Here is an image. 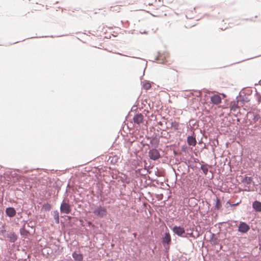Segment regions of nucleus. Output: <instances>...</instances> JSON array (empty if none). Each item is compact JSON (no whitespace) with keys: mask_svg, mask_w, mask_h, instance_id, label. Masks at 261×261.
<instances>
[{"mask_svg":"<svg viewBox=\"0 0 261 261\" xmlns=\"http://www.w3.org/2000/svg\"><path fill=\"white\" fill-rule=\"evenodd\" d=\"M93 213L96 218H102L107 216L108 211L105 207L99 205L95 208Z\"/></svg>","mask_w":261,"mask_h":261,"instance_id":"nucleus-1","label":"nucleus"},{"mask_svg":"<svg viewBox=\"0 0 261 261\" xmlns=\"http://www.w3.org/2000/svg\"><path fill=\"white\" fill-rule=\"evenodd\" d=\"M148 155L151 160L154 161L158 160L161 157L159 151L156 148L150 149L148 152Z\"/></svg>","mask_w":261,"mask_h":261,"instance_id":"nucleus-2","label":"nucleus"},{"mask_svg":"<svg viewBox=\"0 0 261 261\" xmlns=\"http://www.w3.org/2000/svg\"><path fill=\"white\" fill-rule=\"evenodd\" d=\"M60 210L61 213L65 214H68L71 212L70 205L64 200L61 203Z\"/></svg>","mask_w":261,"mask_h":261,"instance_id":"nucleus-3","label":"nucleus"},{"mask_svg":"<svg viewBox=\"0 0 261 261\" xmlns=\"http://www.w3.org/2000/svg\"><path fill=\"white\" fill-rule=\"evenodd\" d=\"M250 229V226L246 223L240 222L238 226V231L242 233H246Z\"/></svg>","mask_w":261,"mask_h":261,"instance_id":"nucleus-4","label":"nucleus"},{"mask_svg":"<svg viewBox=\"0 0 261 261\" xmlns=\"http://www.w3.org/2000/svg\"><path fill=\"white\" fill-rule=\"evenodd\" d=\"M211 101L215 105H218L221 102L222 98L220 94H214L211 96Z\"/></svg>","mask_w":261,"mask_h":261,"instance_id":"nucleus-5","label":"nucleus"},{"mask_svg":"<svg viewBox=\"0 0 261 261\" xmlns=\"http://www.w3.org/2000/svg\"><path fill=\"white\" fill-rule=\"evenodd\" d=\"M173 232L180 237H184V234H185V230L183 227L180 226H174L172 228Z\"/></svg>","mask_w":261,"mask_h":261,"instance_id":"nucleus-6","label":"nucleus"},{"mask_svg":"<svg viewBox=\"0 0 261 261\" xmlns=\"http://www.w3.org/2000/svg\"><path fill=\"white\" fill-rule=\"evenodd\" d=\"M16 211L14 208L12 207H7L6 209V214L9 217H13L16 215Z\"/></svg>","mask_w":261,"mask_h":261,"instance_id":"nucleus-7","label":"nucleus"},{"mask_svg":"<svg viewBox=\"0 0 261 261\" xmlns=\"http://www.w3.org/2000/svg\"><path fill=\"white\" fill-rule=\"evenodd\" d=\"M7 237L11 243H15L17 240V235L13 232H10L7 235Z\"/></svg>","mask_w":261,"mask_h":261,"instance_id":"nucleus-8","label":"nucleus"},{"mask_svg":"<svg viewBox=\"0 0 261 261\" xmlns=\"http://www.w3.org/2000/svg\"><path fill=\"white\" fill-rule=\"evenodd\" d=\"M253 208L257 212H261V202L255 200L252 203Z\"/></svg>","mask_w":261,"mask_h":261,"instance_id":"nucleus-9","label":"nucleus"},{"mask_svg":"<svg viewBox=\"0 0 261 261\" xmlns=\"http://www.w3.org/2000/svg\"><path fill=\"white\" fill-rule=\"evenodd\" d=\"M144 116L141 114H138L134 116V122L139 124L141 123L143 119Z\"/></svg>","mask_w":261,"mask_h":261,"instance_id":"nucleus-10","label":"nucleus"},{"mask_svg":"<svg viewBox=\"0 0 261 261\" xmlns=\"http://www.w3.org/2000/svg\"><path fill=\"white\" fill-rule=\"evenodd\" d=\"M171 237L169 232H166L163 238L162 242L164 245L169 244L171 242Z\"/></svg>","mask_w":261,"mask_h":261,"instance_id":"nucleus-11","label":"nucleus"},{"mask_svg":"<svg viewBox=\"0 0 261 261\" xmlns=\"http://www.w3.org/2000/svg\"><path fill=\"white\" fill-rule=\"evenodd\" d=\"M187 143L189 145L194 146L196 145L197 142L195 137L189 136L187 137Z\"/></svg>","mask_w":261,"mask_h":261,"instance_id":"nucleus-12","label":"nucleus"},{"mask_svg":"<svg viewBox=\"0 0 261 261\" xmlns=\"http://www.w3.org/2000/svg\"><path fill=\"white\" fill-rule=\"evenodd\" d=\"M72 256L75 261H82L83 259V254L77 253L76 252L72 253Z\"/></svg>","mask_w":261,"mask_h":261,"instance_id":"nucleus-13","label":"nucleus"},{"mask_svg":"<svg viewBox=\"0 0 261 261\" xmlns=\"http://www.w3.org/2000/svg\"><path fill=\"white\" fill-rule=\"evenodd\" d=\"M150 143L153 146L154 148H156L159 144V140L156 138H153L150 141Z\"/></svg>","mask_w":261,"mask_h":261,"instance_id":"nucleus-14","label":"nucleus"},{"mask_svg":"<svg viewBox=\"0 0 261 261\" xmlns=\"http://www.w3.org/2000/svg\"><path fill=\"white\" fill-rule=\"evenodd\" d=\"M252 181L251 177L245 176L242 180V182L245 184L250 185Z\"/></svg>","mask_w":261,"mask_h":261,"instance_id":"nucleus-15","label":"nucleus"},{"mask_svg":"<svg viewBox=\"0 0 261 261\" xmlns=\"http://www.w3.org/2000/svg\"><path fill=\"white\" fill-rule=\"evenodd\" d=\"M53 215L54 219L56 221V222L57 223H59V216L58 211L57 210L54 211L53 212Z\"/></svg>","mask_w":261,"mask_h":261,"instance_id":"nucleus-16","label":"nucleus"},{"mask_svg":"<svg viewBox=\"0 0 261 261\" xmlns=\"http://www.w3.org/2000/svg\"><path fill=\"white\" fill-rule=\"evenodd\" d=\"M20 233L21 236H28V234L29 233V231L25 229L24 225L22 228H21L20 229Z\"/></svg>","mask_w":261,"mask_h":261,"instance_id":"nucleus-17","label":"nucleus"},{"mask_svg":"<svg viewBox=\"0 0 261 261\" xmlns=\"http://www.w3.org/2000/svg\"><path fill=\"white\" fill-rule=\"evenodd\" d=\"M200 169L202 170V172L203 173L205 174V175H206L208 171V168H207V165L205 164V165H202L200 167Z\"/></svg>","mask_w":261,"mask_h":261,"instance_id":"nucleus-18","label":"nucleus"},{"mask_svg":"<svg viewBox=\"0 0 261 261\" xmlns=\"http://www.w3.org/2000/svg\"><path fill=\"white\" fill-rule=\"evenodd\" d=\"M143 87L145 90H148L151 87V84L148 82H145L143 84Z\"/></svg>","mask_w":261,"mask_h":261,"instance_id":"nucleus-19","label":"nucleus"},{"mask_svg":"<svg viewBox=\"0 0 261 261\" xmlns=\"http://www.w3.org/2000/svg\"><path fill=\"white\" fill-rule=\"evenodd\" d=\"M179 124L177 122L174 121L172 122L171 123V127L173 128L175 130H177L178 129Z\"/></svg>","mask_w":261,"mask_h":261,"instance_id":"nucleus-20","label":"nucleus"},{"mask_svg":"<svg viewBox=\"0 0 261 261\" xmlns=\"http://www.w3.org/2000/svg\"><path fill=\"white\" fill-rule=\"evenodd\" d=\"M221 206V202L220 200L218 198H217L216 203V207L217 209L220 208V207Z\"/></svg>","mask_w":261,"mask_h":261,"instance_id":"nucleus-21","label":"nucleus"},{"mask_svg":"<svg viewBox=\"0 0 261 261\" xmlns=\"http://www.w3.org/2000/svg\"><path fill=\"white\" fill-rule=\"evenodd\" d=\"M260 119V116L258 114H255L253 115V120L254 121H257Z\"/></svg>","mask_w":261,"mask_h":261,"instance_id":"nucleus-22","label":"nucleus"},{"mask_svg":"<svg viewBox=\"0 0 261 261\" xmlns=\"http://www.w3.org/2000/svg\"><path fill=\"white\" fill-rule=\"evenodd\" d=\"M6 232V230L4 229V228H3L1 230H0V234H3L4 235V233Z\"/></svg>","mask_w":261,"mask_h":261,"instance_id":"nucleus-23","label":"nucleus"},{"mask_svg":"<svg viewBox=\"0 0 261 261\" xmlns=\"http://www.w3.org/2000/svg\"><path fill=\"white\" fill-rule=\"evenodd\" d=\"M223 97H225V95L224 94H221Z\"/></svg>","mask_w":261,"mask_h":261,"instance_id":"nucleus-24","label":"nucleus"},{"mask_svg":"<svg viewBox=\"0 0 261 261\" xmlns=\"http://www.w3.org/2000/svg\"><path fill=\"white\" fill-rule=\"evenodd\" d=\"M259 84L261 85V80L259 81Z\"/></svg>","mask_w":261,"mask_h":261,"instance_id":"nucleus-25","label":"nucleus"},{"mask_svg":"<svg viewBox=\"0 0 261 261\" xmlns=\"http://www.w3.org/2000/svg\"><path fill=\"white\" fill-rule=\"evenodd\" d=\"M238 203H236V204H233V205H238Z\"/></svg>","mask_w":261,"mask_h":261,"instance_id":"nucleus-26","label":"nucleus"}]
</instances>
